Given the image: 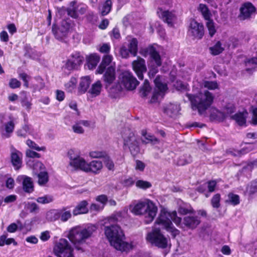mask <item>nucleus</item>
Here are the masks:
<instances>
[{"instance_id": "obj_42", "label": "nucleus", "mask_w": 257, "mask_h": 257, "mask_svg": "<svg viewBox=\"0 0 257 257\" xmlns=\"http://www.w3.org/2000/svg\"><path fill=\"white\" fill-rule=\"evenodd\" d=\"M112 2L111 0H106L103 5L101 15L103 16L107 15L111 11Z\"/></svg>"}, {"instance_id": "obj_25", "label": "nucleus", "mask_w": 257, "mask_h": 257, "mask_svg": "<svg viewBox=\"0 0 257 257\" xmlns=\"http://www.w3.org/2000/svg\"><path fill=\"white\" fill-rule=\"evenodd\" d=\"M22 188L24 191L27 193H31L34 191L33 182L31 177L26 175L22 176Z\"/></svg>"}, {"instance_id": "obj_40", "label": "nucleus", "mask_w": 257, "mask_h": 257, "mask_svg": "<svg viewBox=\"0 0 257 257\" xmlns=\"http://www.w3.org/2000/svg\"><path fill=\"white\" fill-rule=\"evenodd\" d=\"M206 21H207L206 26L208 29L209 35L210 37H212L216 32L215 24L211 18Z\"/></svg>"}, {"instance_id": "obj_27", "label": "nucleus", "mask_w": 257, "mask_h": 257, "mask_svg": "<svg viewBox=\"0 0 257 257\" xmlns=\"http://www.w3.org/2000/svg\"><path fill=\"white\" fill-rule=\"evenodd\" d=\"M142 135L144 138L142 141L143 144H151L152 145L158 144L160 143V140L155 136L150 134H148L146 130L142 131Z\"/></svg>"}, {"instance_id": "obj_8", "label": "nucleus", "mask_w": 257, "mask_h": 257, "mask_svg": "<svg viewBox=\"0 0 257 257\" xmlns=\"http://www.w3.org/2000/svg\"><path fill=\"white\" fill-rule=\"evenodd\" d=\"M146 239L159 248H166L168 246L167 238L161 233L159 228H156L148 233Z\"/></svg>"}, {"instance_id": "obj_33", "label": "nucleus", "mask_w": 257, "mask_h": 257, "mask_svg": "<svg viewBox=\"0 0 257 257\" xmlns=\"http://www.w3.org/2000/svg\"><path fill=\"white\" fill-rule=\"evenodd\" d=\"M226 115L224 112L216 109L215 111H213L210 115V119L211 121L217 120L219 122L223 121L225 118Z\"/></svg>"}, {"instance_id": "obj_2", "label": "nucleus", "mask_w": 257, "mask_h": 257, "mask_svg": "<svg viewBox=\"0 0 257 257\" xmlns=\"http://www.w3.org/2000/svg\"><path fill=\"white\" fill-rule=\"evenodd\" d=\"M96 230V226L92 224L85 228L75 226L70 229L67 237L76 250L84 252L86 240L90 238Z\"/></svg>"}, {"instance_id": "obj_48", "label": "nucleus", "mask_w": 257, "mask_h": 257, "mask_svg": "<svg viewBox=\"0 0 257 257\" xmlns=\"http://www.w3.org/2000/svg\"><path fill=\"white\" fill-rule=\"evenodd\" d=\"M26 206L30 213H37L39 210V207L35 202H28Z\"/></svg>"}, {"instance_id": "obj_5", "label": "nucleus", "mask_w": 257, "mask_h": 257, "mask_svg": "<svg viewBox=\"0 0 257 257\" xmlns=\"http://www.w3.org/2000/svg\"><path fill=\"white\" fill-rule=\"evenodd\" d=\"M118 78L119 81L110 88L111 92H120L123 89L122 86L128 90H133L135 89L140 83L133 73L129 71H122L120 73Z\"/></svg>"}, {"instance_id": "obj_56", "label": "nucleus", "mask_w": 257, "mask_h": 257, "mask_svg": "<svg viewBox=\"0 0 257 257\" xmlns=\"http://www.w3.org/2000/svg\"><path fill=\"white\" fill-rule=\"evenodd\" d=\"M178 212L181 215H186L188 214L194 213V210L192 208L189 209L184 207L180 206L178 209Z\"/></svg>"}, {"instance_id": "obj_29", "label": "nucleus", "mask_w": 257, "mask_h": 257, "mask_svg": "<svg viewBox=\"0 0 257 257\" xmlns=\"http://www.w3.org/2000/svg\"><path fill=\"white\" fill-rule=\"evenodd\" d=\"M240 202V197L238 195L232 192H229L227 195V199L225 200V203L226 204L233 206L239 204Z\"/></svg>"}, {"instance_id": "obj_53", "label": "nucleus", "mask_w": 257, "mask_h": 257, "mask_svg": "<svg viewBox=\"0 0 257 257\" xmlns=\"http://www.w3.org/2000/svg\"><path fill=\"white\" fill-rule=\"evenodd\" d=\"M59 28H61L62 33L64 34H67L70 28V24L66 20H63L61 22V26Z\"/></svg>"}, {"instance_id": "obj_64", "label": "nucleus", "mask_w": 257, "mask_h": 257, "mask_svg": "<svg viewBox=\"0 0 257 257\" xmlns=\"http://www.w3.org/2000/svg\"><path fill=\"white\" fill-rule=\"evenodd\" d=\"M72 129L74 133L76 134H83L84 133L83 128L79 125V123H76L72 126Z\"/></svg>"}, {"instance_id": "obj_32", "label": "nucleus", "mask_w": 257, "mask_h": 257, "mask_svg": "<svg viewBox=\"0 0 257 257\" xmlns=\"http://www.w3.org/2000/svg\"><path fill=\"white\" fill-rule=\"evenodd\" d=\"M152 87L150 86L148 80L146 79L140 88L139 92L140 95L143 98L146 97L150 93Z\"/></svg>"}, {"instance_id": "obj_16", "label": "nucleus", "mask_w": 257, "mask_h": 257, "mask_svg": "<svg viewBox=\"0 0 257 257\" xmlns=\"http://www.w3.org/2000/svg\"><path fill=\"white\" fill-rule=\"evenodd\" d=\"M70 206L63 207L61 209L56 210L54 212L53 219H60L62 222H66L72 217Z\"/></svg>"}, {"instance_id": "obj_23", "label": "nucleus", "mask_w": 257, "mask_h": 257, "mask_svg": "<svg viewBox=\"0 0 257 257\" xmlns=\"http://www.w3.org/2000/svg\"><path fill=\"white\" fill-rule=\"evenodd\" d=\"M88 203L86 200H82L79 202L72 211L74 216L80 214H86L89 212L88 208Z\"/></svg>"}, {"instance_id": "obj_36", "label": "nucleus", "mask_w": 257, "mask_h": 257, "mask_svg": "<svg viewBox=\"0 0 257 257\" xmlns=\"http://www.w3.org/2000/svg\"><path fill=\"white\" fill-rule=\"evenodd\" d=\"M161 65H157V64L149 62V71L148 72V75L150 78H153L155 77L156 74L159 72V67Z\"/></svg>"}, {"instance_id": "obj_15", "label": "nucleus", "mask_w": 257, "mask_h": 257, "mask_svg": "<svg viewBox=\"0 0 257 257\" xmlns=\"http://www.w3.org/2000/svg\"><path fill=\"white\" fill-rule=\"evenodd\" d=\"M116 78L115 68L109 66L105 71L102 79L105 89H107Z\"/></svg>"}, {"instance_id": "obj_41", "label": "nucleus", "mask_w": 257, "mask_h": 257, "mask_svg": "<svg viewBox=\"0 0 257 257\" xmlns=\"http://www.w3.org/2000/svg\"><path fill=\"white\" fill-rule=\"evenodd\" d=\"M52 32L55 37L59 40H62L67 35V34H64L62 33L61 28L58 27L55 25H53L52 26Z\"/></svg>"}, {"instance_id": "obj_13", "label": "nucleus", "mask_w": 257, "mask_h": 257, "mask_svg": "<svg viewBox=\"0 0 257 257\" xmlns=\"http://www.w3.org/2000/svg\"><path fill=\"white\" fill-rule=\"evenodd\" d=\"M132 69L138 78L142 80L144 79V74L147 71L146 61L141 57H138L137 60L132 63Z\"/></svg>"}, {"instance_id": "obj_60", "label": "nucleus", "mask_w": 257, "mask_h": 257, "mask_svg": "<svg viewBox=\"0 0 257 257\" xmlns=\"http://www.w3.org/2000/svg\"><path fill=\"white\" fill-rule=\"evenodd\" d=\"M250 123L252 125H257V107L252 109V117Z\"/></svg>"}, {"instance_id": "obj_17", "label": "nucleus", "mask_w": 257, "mask_h": 257, "mask_svg": "<svg viewBox=\"0 0 257 257\" xmlns=\"http://www.w3.org/2000/svg\"><path fill=\"white\" fill-rule=\"evenodd\" d=\"M11 162L16 171L20 170L22 167L23 154L19 150L14 149L11 153Z\"/></svg>"}, {"instance_id": "obj_46", "label": "nucleus", "mask_w": 257, "mask_h": 257, "mask_svg": "<svg viewBox=\"0 0 257 257\" xmlns=\"http://www.w3.org/2000/svg\"><path fill=\"white\" fill-rule=\"evenodd\" d=\"M165 229L167 231L171 233L173 238H175L180 233V231L173 225L172 223L169 227H166Z\"/></svg>"}, {"instance_id": "obj_35", "label": "nucleus", "mask_w": 257, "mask_h": 257, "mask_svg": "<svg viewBox=\"0 0 257 257\" xmlns=\"http://www.w3.org/2000/svg\"><path fill=\"white\" fill-rule=\"evenodd\" d=\"M210 54L213 56L219 55L224 50V48L222 47V44L220 41H217L216 44L209 48Z\"/></svg>"}, {"instance_id": "obj_54", "label": "nucleus", "mask_w": 257, "mask_h": 257, "mask_svg": "<svg viewBox=\"0 0 257 257\" xmlns=\"http://www.w3.org/2000/svg\"><path fill=\"white\" fill-rule=\"evenodd\" d=\"M53 200L52 198L47 195H45L42 197H39L37 198L36 201L37 202L41 204H47Z\"/></svg>"}, {"instance_id": "obj_7", "label": "nucleus", "mask_w": 257, "mask_h": 257, "mask_svg": "<svg viewBox=\"0 0 257 257\" xmlns=\"http://www.w3.org/2000/svg\"><path fill=\"white\" fill-rule=\"evenodd\" d=\"M53 252L57 257H75L73 248L65 238H60L55 243Z\"/></svg>"}, {"instance_id": "obj_63", "label": "nucleus", "mask_w": 257, "mask_h": 257, "mask_svg": "<svg viewBox=\"0 0 257 257\" xmlns=\"http://www.w3.org/2000/svg\"><path fill=\"white\" fill-rule=\"evenodd\" d=\"M136 167H135L136 170H139L140 171H144V170L145 168V167H146L145 164L144 162H143L142 161H140L139 160H136Z\"/></svg>"}, {"instance_id": "obj_14", "label": "nucleus", "mask_w": 257, "mask_h": 257, "mask_svg": "<svg viewBox=\"0 0 257 257\" xmlns=\"http://www.w3.org/2000/svg\"><path fill=\"white\" fill-rule=\"evenodd\" d=\"M201 223L199 217L196 215H187L183 217L180 228L185 230H194Z\"/></svg>"}, {"instance_id": "obj_28", "label": "nucleus", "mask_w": 257, "mask_h": 257, "mask_svg": "<svg viewBox=\"0 0 257 257\" xmlns=\"http://www.w3.org/2000/svg\"><path fill=\"white\" fill-rule=\"evenodd\" d=\"M91 83V79L89 76H86L81 78L78 87V92L80 94L85 93L88 89Z\"/></svg>"}, {"instance_id": "obj_11", "label": "nucleus", "mask_w": 257, "mask_h": 257, "mask_svg": "<svg viewBox=\"0 0 257 257\" xmlns=\"http://www.w3.org/2000/svg\"><path fill=\"white\" fill-rule=\"evenodd\" d=\"M84 57L81 55L80 53L77 51L74 52L70 55V58L67 60L65 63V68L69 71L77 69L82 65Z\"/></svg>"}, {"instance_id": "obj_12", "label": "nucleus", "mask_w": 257, "mask_h": 257, "mask_svg": "<svg viewBox=\"0 0 257 257\" xmlns=\"http://www.w3.org/2000/svg\"><path fill=\"white\" fill-rule=\"evenodd\" d=\"M138 51V41L135 38L132 39L127 47L122 45L119 50V54L122 58H127L129 57V54L131 53L132 56L135 57L137 56Z\"/></svg>"}, {"instance_id": "obj_20", "label": "nucleus", "mask_w": 257, "mask_h": 257, "mask_svg": "<svg viewBox=\"0 0 257 257\" xmlns=\"http://www.w3.org/2000/svg\"><path fill=\"white\" fill-rule=\"evenodd\" d=\"M172 221L169 217V211L165 210H162L157 218L155 223L158 225H161L164 229L169 227L172 224Z\"/></svg>"}, {"instance_id": "obj_19", "label": "nucleus", "mask_w": 257, "mask_h": 257, "mask_svg": "<svg viewBox=\"0 0 257 257\" xmlns=\"http://www.w3.org/2000/svg\"><path fill=\"white\" fill-rule=\"evenodd\" d=\"M256 11L255 7L250 2L243 3L240 8V16L243 20L250 18Z\"/></svg>"}, {"instance_id": "obj_50", "label": "nucleus", "mask_w": 257, "mask_h": 257, "mask_svg": "<svg viewBox=\"0 0 257 257\" xmlns=\"http://www.w3.org/2000/svg\"><path fill=\"white\" fill-rule=\"evenodd\" d=\"M104 163L106 166V167L109 170H112L113 171L114 169V164L113 163V162L109 157L107 156V154L106 155V157L104 158Z\"/></svg>"}, {"instance_id": "obj_18", "label": "nucleus", "mask_w": 257, "mask_h": 257, "mask_svg": "<svg viewBox=\"0 0 257 257\" xmlns=\"http://www.w3.org/2000/svg\"><path fill=\"white\" fill-rule=\"evenodd\" d=\"M144 51L145 54L149 53L150 55L149 62L157 64V65L162 64L161 55L154 47L151 46L149 49H146ZM143 55L145 56L146 54Z\"/></svg>"}, {"instance_id": "obj_9", "label": "nucleus", "mask_w": 257, "mask_h": 257, "mask_svg": "<svg viewBox=\"0 0 257 257\" xmlns=\"http://www.w3.org/2000/svg\"><path fill=\"white\" fill-rule=\"evenodd\" d=\"M126 135H127L126 137L123 136V149L125 150L126 148H128L132 155L135 157L140 151L139 142L137 140L134 133L130 130L127 131Z\"/></svg>"}, {"instance_id": "obj_57", "label": "nucleus", "mask_w": 257, "mask_h": 257, "mask_svg": "<svg viewBox=\"0 0 257 257\" xmlns=\"http://www.w3.org/2000/svg\"><path fill=\"white\" fill-rule=\"evenodd\" d=\"M19 77L21 78L24 82V86L25 88H28L29 86L28 78H30L29 76L26 73H21L19 74Z\"/></svg>"}, {"instance_id": "obj_6", "label": "nucleus", "mask_w": 257, "mask_h": 257, "mask_svg": "<svg viewBox=\"0 0 257 257\" xmlns=\"http://www.w3.org/2000/svg\"><path fill=\"white\" fill-rule=\"evenodd\" d=\"M158 208L153 201L148 200V202H140L134 205L131 209V212L136 215H141L147 214L146 221L150 223L153 221L156 216Z\"/></svg>"}, {"instance_id": "obj_55", "label": "nucleus", "mask_w": 257, "mask_h": 257, "mask_svg": "<svg viewBox=\"0 0 257 257\" xmlns=\"http://www.w3.org/2000/svg\"><path fill=\"white\" fill-rule=\"evenodd\" d=\"M5 128L7 133H12L15 128V123L13 120H10L7 122L5 125Z\"/></svg>"}, {"instance_id": "obj_49", "label": "nucleus", "mask_w": 257, "mask_h": 257, "mask_svg": "<svg viewBox=\"0 0 257 257\" xmlns=\"http://www.w3.org/2000/svg\"><path fill=\"white\" fill-rule=\"evenodd\" d=\"M106 155L107 153L104 151H94L89 153V156L93 158H104L106 157Z\"/></svg>"}, {"instance_id": "obj_58", "label": "nucleus", "mask_w": 257, "mask_h": 257, "mask_svg": "<svg viewBox=\"0 0 257 257\" xmlns=\"http://www.w3.org/2000/svg\"><path fill=\"white\" fill-rule=\"evenodd\" d=\"M95 200L98 202H100L103 205V206H104L108 201V198L106 195L101 194L97 196L95 198Z\"/></svg>"}, {"instance_id": "obj_61", "label": "nucleus", "mask_w": 257, "mask_h": 257, "mask_svg": "<svg viewBox=\"0 0 257 257\" xmlns=\"http://www.w3.org/2000/svg\"><path fill=\"white\" fill-rule=\"evenodd\" d=\"M27 157L31 158H40L41 155L31 150H27L26 153Z\"/></svg>"}, {"instance_id": "obj_22", "label": "nucleus", "mask_w": 257, "mask_h": 257, "mask_svg": "<svg viewBox=\"0 0 257 257\" xmlns=\"http://www.w3.org/2000/svg\"><path fill=\"white\" fill-rule=\"evenodd\" d=\"M161 13L159 14V16L165 23H167L170 26L173 25V21L176 19L175 15L172 12L168 10L163 11L160 9Z\"/></svg>"}, {"instance_id": "obj_31", "label": "nucleus", "mask_w": 257, "mask_h": 257, "mask_svg": "<svg viewBox=\"0 0 257 257\" xmlns=\"http://www.w3.org/2000/svg\"><path fill=\"white\" fill-rule=\"evenodd\" d=\"M99 60V56L96 54L90 55L87 59V64L89 69L93 70L95 68Z\"/></svg>"}, {"instance_id": "obj_3", "label": "nucleus", "mask_w": 257, "mask_h": 257, "mask_svg": "<svg viewBox=\"0 0 257 257\" xmlns=\"http://www.w3.org/2000/svg\"><path fill=\"white\" fill-rule=\"evenodd\" d=\"M104 234L110 245L122 251L128 249V243L124 241L125 235L121 227L117 225H110L104 227Z\"/></svg>"}, {"instance_id": "obj_1", "label": "nucleus", "mask_w": 257, "mask_h": 257, "mask_svg": "<svg viewBox=\"0 0 257 257\" xmlns=\"http://www.w3.org/2000/svg\"><path fill=\"white\" fill-rule=\"evenodd\" d=\"M96 230V226L92 224L85 228L75 226L70 229L67 237L76 250L84 252L86 240L90 238Z\"/></svg>"}, {"instance_id": "obj_34", "label": "nucleus", "mask_w": 257, "mask_h": 257, "mask_svg": "<svg viewBox=\"0 0 257 257\" xmlns=\"http://www.w3.org/2000/svg\"><path fill=\"white\" fill-rule=\"evenodd\" d=\"M198 11L201 13L205 20L211 18V13L206 5L203 4H199Z\"/></svg>"}, {"instance_id": "obj_10", "label": "nucleus", "mask_w": 257, "mask_h": 257, "mask_svg": "<svg viewBox=\"0 0 257 257\" xmlns=\"http://www.w3.org/2000/svg\"><path fill=\"white\" fill-rule=\"evenodd\" d=\"M188 33L191 35L193 39H202L205 33L203 24L202 23H198L195 19L191 20L189 25Z\"/></svg>"}, {"instance_id": "obj_59", "label": "nucleus", "mask_w": 257, "mask_h": 257, "mask_svg": "<svg viewBox=\"0 0 257 257\" xmlns=\"http://www.w3.org/2000/svg\"><path fill=\"white\" fill-rule=\"evenodd\" d=\"M207 183L208 192L210 193L214 192L217 186L216 181L215 180H210Z\"/></svg>"}, {"instance_id": "obj_45", "label": "nucleus", "mask_w": 257, "mask_h": 257, "mask_svg": "<svg viewBox=\"0 0 257 257\" xmlns=\"http://www.w3.org/2000/svg\"><path fill=\"white\" fill-rule=\"evenodd\" d=\"M35 79L38 82V84H34V88L36 91H40L45 87V83L41 77L38 76L35 77Z\"/></svg>"}, {"instance_id": "obj_52", "label": "nucleus", "mask_w": 257, "mask_h": 257, "mask_svg": "<svg viewBox=\"0 0 257 257\" xmlns=\"http://www.w3.org/2000/svg\"><path fill=\"white\" fill-rule=\"evenodd\" d=\"M21 103L23 107H25L26 109L29 111L32 108V103L29 101L27 96L23 97L21 100Z\"/></svg>"}, {"instance_id": "obj_4", "label": "nucleus", "mask_w": 257, "mask_h": 257, "mask_svg": "<svg viewBox=\"0 0 257 257\" xmlns=\"http://www.w3.org/2000/svg\"><path fill=\"white\" fill-rule=\"evenodd\" d=\"M186 96L190 101L192 108L197 110L200 115L204 114L213 102L214 97L212 93L208 90L204 93L199 92L196 94L186 93Z\"/></svg>"}, {"instance_id": "obj_39", "label": "nucleus", "mask_w": 257, "mask_h": 257, "mask_svg": "<svg viewBox=\"0 0 257 257\" xmlns=\"http://www.w3.org/2000/svg\"><path fill=\"white\" fill-rule=\"evenodd\" d=\"M169 217L178 227L180 228L183 219L178 216L176 211L169 212Z\"/></svg>"}, {"instance_id": "obj_24", "label": "nucleus", "mask_w": 257, "mask_h": 257, "mask_svg": "<svg viewBox=\"0 0 257 257\" xmlns=\"http://www.w3.org/2000/svg\"><path fill=\"white\" fill-rule=\"evenodd\" d=\"M102 163L100 161L94 160L87 163L86 172H92L95 174H98L102 168Z\"/></svg>"}, {"instance_id": "obj_62", "label": "nucleus", "mask_w": 257, "mask_h": 257, "mask_svg": "<svg viewBox=\"0 0 257 257\" xmlns=\"http://www.w3.org/2000/svg\"><path fill=\"white\" fill-rule=\"evenodd\" d=\"M224 109L227 114H231L235 111V107L233 104L228 103L225 106Z\"/></svg>"}, {"instance_id": "obj_51", "label": "nucleus", "mask_w": 257, "mask_h": 257, "mask_svg": "<svg viewBox=\"0 0 257 257\" xmlns=\"http://www.w3.org/2000/svg\"><path fill=\"white\" fill-rule=\"evenodd\" d=\"M9 86L12 89H16L21 87V83L17 79L13 78L10 80Z\"/></svg>"}, {"instance_id": "obj_26", "label": "nucleus", "mask_w": 257, "mask_h": 257, "mask_svg": "<svg viewBox=\"0 0 257 257\" xmlns=\"http://www.w3.org/2000/svg\"><path fill=\"white\" fill-rule=\"evenodd\" d=\"M247 112L245 110L244 112H238L231 116V118L234 120L237 124L240 126H246V117Z\"/></svg>"}, {"instance_id": "obj_21", "label": "nucleus", "mask_w": 257, "mask_h": 257, "mask_svg": "<svg viewBox=\"0 0 257 257\" xmlns=\"http://www.w3.org/2000/svg\"><path fill=\"white\" fill-rule=\"evenodd\" d=\"M69 165L76 170H80L85 172L87 163L79 155H76V158L70 161Z\"/></svg>"}, {"instance_id": "obj_44", "label": "nucleus", "mask_w": 257, "mask_h": 257, "mask_svg": "<svg viewBox=\"0 0 257 257\" xmlns=\"http://www.w3.org/2000/svg\"><path fill=\"white\" fill-rule=\"evenodd\" d=\"M136 186L138 188L146 190L152 187V184L147 181L139 180L136 181Z\"/></svg>"}, {"instance_id": "obj_30", "label": "nucleus", "mask_w": 257, "mask_h": 257, "mask_svg": "<svg viewBox=\"0 0 257 257\" xmlns=\"http://www.w3.org/2000/svg\"><path fill=\"white\" fill-rule=\"evenodd\" d=\"M102 84L100 80L96 81L94 83L88 91L92 97H96L100 95L102 89Z\"/></svg>"}, {"instance_id": "obj_37", "label": "nucleus", "mask_w": 257, "mask_h": 257, "mask_svg": "<svg viewBox=\"0 0 257 257\" xmlns=\"http://www.w3.org/2000/svg\"><path fill=\"white\" fill-rule=\"evenodd\" d=\"M38 183L40 186L45 185L49 181V175L46 171L40 172L38 175Z\"/></svg>"}, {"instance_id": "obj_47", "label": "nucleus", "mask_w": 257, "mask_h": 257, "mask_svg": "<svg viewBox=\"0 0 257 257\" xmlns=\"http://www.w3.org/2000/svg\"><path fill=\"white\" fill-rule=\"evenodd\" d=\"M77 79L74 77H72L70 80L65 84V87L68 91H71L76 87Z\"/></svg>"}, {"instance_id": "obj_43", "label": "nucleus", "mask_w": 257, "mask_h": 257, "mask_svg": "<svg viewBox=\"0 0 257 257\" xmlns=\"http://www.w3.org/2000/svg\"><path fill=\"white\" fill-rule=\"evenodd\" d=\"M26 144L31 149L35 150L37 151H45L46 150V148L45 146L39 147L35 142L30 139L27 140Z\"/></svg>"}, {"instance_id": "obj_38", "label": "nucleus", "mask_w": 257, "mask_h": 257, "mask_svg": "<svg viewBox=\"0 0 257 257\" xmlns=\"http://www.w3.org/2000/svg\"><path fill=\"white\" fill-rule=\"evenodd\" d=\"M221 195L217 193L213 195L210 200L211 206L215 209H218L221 206Z\"/></svg>"}]
</instances>
